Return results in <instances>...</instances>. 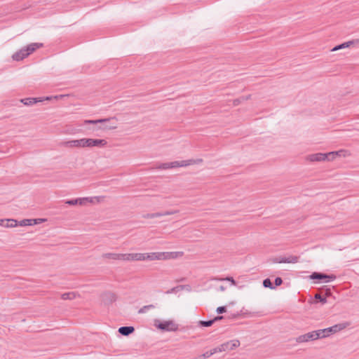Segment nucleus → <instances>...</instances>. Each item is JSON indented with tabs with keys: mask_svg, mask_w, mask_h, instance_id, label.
Listing matches in <instances>:
<instances>
[{
	"mask_svg": "<svg viewBox=\"0 0 359 359\" xmlns=\"http://www.w3.org/2000/svg\"><path fill=\"white\" fill-rule=\"evenodd\" d=\"M251 95H246L245 97V100H248L250 98Z\"/></svg>",
	"mask_w": 359,
	"mask_h": 359,
	"instance_id": "09e8293b",
	"label": "nucleus"
},
{
	"mask_svg": "<svg viewBox=\"0 0 359 359\" xmlns=\"http://www.w3.org/2000/svg\"><path fill=\"white\" fill-rule=\"evenodd\" d=\"M270 261L272 262L273 263H278V264L286 263V259H285V257H273V258L271 259Z\"/></svg>",
	"mask_w": 359,
	"mask_h": 359,
	"instance_id": "473e14b6",
	"label": "nucleus"
},
{
	"mask_svg": "<svg viewBox=\"0 0 359 359\" xmlns=\"http://www.w3.org/2000/svg\"><path fill=\"white\" fill-rule=\"evenodd\" d=\"M43 47L42 43H32L27 46L21 48L19 51L15 53L12 55V58L15 61H20L28 57L38 48Z\"/></svg>",
	"mask_w": 359,
	"mask_h": 359,
	"instance_id": "f03ea898",
	"label": "nucleus"
},
{
	"mask_svg": "<svg viewBox=\"0 0 359 359\" xmlns=\"http://www.w3.org/2000/svg\"><path fill=\"white\" fill-rule=\"evenodd\" d=\"M154 325L163 332H175L178 330V325L171 320L161 321L156 319Z\"/></svg>",
	"mask_w": 359,
	"mask_h": 359,
	"instance_id": "423d86ee",
	"label": "nucleus"
},
{
	"mask_svg": "<svg viewBox=\"0 0 359 359\" xmlns=\"http://www.w3.org/2000/svg\"><path fill=\"white\" fill-rule=\"evenodd\" d=\"M241 102L240 98L236 99V100H234V101H233L234 105H237V104H239V103H241Z\"/></svg>",
	"mask_w": 359,
	"mask_h": 359,
	"instance_id": "c03bdc74",
	"label": "nucleus"
},
{
	"mask_svg": "<svg viewBox=\"0 0 359 359\" xmlns=\"http://www.w3.org/2000/svg\"><path fill=\"white\" fill-rule=\"evenodd\" d=\"M217 353V349H212L210 351H206L205 353H204L203 354L199 355L198 357L194 358V359H205V358H208L209 357H210L211 355H212L214 353Z\"/></svg>",
	"mask_w": 359,
	"mask_h": 359,
	"instance_id": "b1692460",
	"label": "nucleus"
},
{
	"mask_svg": "<svg viewBox=\"0 0 359 359\" xmlns=\"http://www.w3.org/2000/svg\"><path fill=\"white\" fill-rule=\"evenodd\" d=\"M358 43H359V39L351 40V41H346V42H344V43H342L341 44L337 45L331 50L332 51H336V50H341V49H343V48H348L351 45L358 44Z\"/></svg>",
	"mask_w": 359,
	"mask_h": 359,
	"instance_id": "4468645a",
	"label": "nucleus"
},
{
	"mask_svg": "<svg viewBox=\"0 0 359 359\" xmlns=\"http://www.w3.org/2000/svg\"><path fill=\"white\" fill-rule=\"evenodd\" d=\"M116 121H117V119L116 121H111L110 123H111V125H109V123H102L103 124L102 126L97 127L96 129L97 130H98V129H102V130L115 129L117 128V126L116 125H114V122H116Z\"/></svg>",
	"mask_w": 359,
	"mask_h": 359,
	"instance_id": "6ab92c4d",
	"label": "nucleus"
},
{
	"mask_svg": "<svg viewBox=\"0 0 359 359\" xmlns=\"http://www.w3.org/2000/svg\"><path fill=\"white\" fill-rule=\"evenodd\" d=\"M6 222H5V227H15L18 226V222L16 219H5Z\"/></svg>",
	"mask_w": 359,
	"mask_h": 359,
	"instance_id": "5701e85b",
	"label": "nucleus"
},
{
	"mask_svg": "<svg viewBox=\"0 0 359 359\" xmlns=\"http://www.w3.org/2000/svg\"><path fill=\"white\" fill-rule=\"evenodd\" d=\"M118 332L120 334L128 337L135 332L133 326H121L118 328Z\"/></svg>",
	"mask_w": 359,
	"mask_h": 359,
	"instance_id": "dca6fc26",
	"label": "nucleus"
},
{
	"mask_svg": "<svg viewBox=\"0 0 359 359\" xmlns=\"http://www.w3.org/2000/svg\"><path fill=\"white\" fill-rule=\"evenodd\" d=\"M33 219L35 220V221L33 222H34V224H40L41 222L43 220V219Z\"/></svg>",
	"mask_w": 359,
	"mask_h": 359,
	"instance_id": "37998d69",
	"label": "nucleus"
},
{
	"mask_svg": "<svg viewBox=\"0 0 359 359\" xmlns=\"http://www.w3.org/2000/svg\"><path fill=\"white\" fill-rule=\"evenodd\" d=\"M92 202H93V199L91 198L84 197V198L68 199L65 201V203L69 205H83L86 204V203H92Z\"/></svg>",
	"mask_w": 359,
	"mask_h": 359,
	"instance_id": "1a4fd4ad",
	"label": "nucleus"
},
{
	"mask_svg": "<svg viewBox=\"0 0 359 359\" xmlns=\"http://www.w3.org/2000/svg\"><path fill=\"white\" fill-rule=\"evenodd\" d=\"M216 312L218 314H222L226 312V307L225 306H221L217 308Z\"/></svg>",
	"mask_w": 359,
	"mask_h": 359,
	"instance_id": "e433bc0d",
	"label": "nucleus"
},
{
	"mask_svg": "<svg viewBox=\"0 0 359 359\" xmlns=\"http://www.w3.org/2000/svg\"><path fill=\"white\" fill-rule=\"evenodd\" d=\"M143 218L145 219H153L155 218L154 213H147L142 215Z\"/></svg>",
	"mask_w": 359,
	"mask_h": 359,
	"instance_id": "ea45409f",
	"label": "nucleus"
},
{
	"mask_svg": "<svg viewBox=\"0 0 359 359\" xmlns=\"http://www.w3.org/2000/svg\"><path fill=\"white\" fill-rule=\"evenodd\" d=\"M350 325L349 323H338L335 324L333 326L325 328V329H320L317 330V332L319 333L318 335H319V339H323L325 337H327L330 336L332 334H334L337 332H339L345 328H346Z\"/></svg>",
	"mask_w": 359,
	"mask_h": 359,
	"instance_id": "20e7f679",
	"label": "nucleus"
},
{
	"mask_svg": "<svg viewBox=\"0 0 359 359\" xmlns=\"http://www.w3.org/2000/svg\"><path fill=\"white\" fill-rule=\"evenodd\" d=\"M66 95H55V96H46V97H42V98H43V101H44V100H51L53 99L58 100L59 98H62V97H64Z\"/></svg>",
	"mask_w": 359,
	"mask_h": 359,
	"instance_id": "72a5a7b5",
	"label": "nucleus"
},
{
	"mask_svg": "<svg viewBox=\"0 0 359 359\" xmlns=\"http://www.w3.org/2000/svg\"><path fill=\"white\" fill-rule=\"evenodd\" d=\"M283 280L282 278H280V277H276V278H275L274 284H273V285H274V286H276V287H278V286L281 285L283 284Z\"/></svg>",
	"mask_w": 359,
	"mask_h": 359,
	"instance_id": "4c0bfd02",
	"label": "nucleus"
},
{
	"mask_svg": "<svg viewBox=\"0 0 359 359\" xmlns=\"http://www.w3.org/2000/svg\"><path fill=\"white\" fill-rule=\"evenodd\" d=\"M346 152H347V151L343 150V149L328 152L327 153L328 161H330V156H332V159H334L336 158V156H346L345 154Z\"/></svg>",
	"mask_w": 359,
	"mask_h": 359,
	"instance_id": "a211bd4d",
	"label": "nucleus"
},
{
	"mask_svg": "<svg viewBox=\"0 0 359 359\" xmlns=\"http://www.w3.org/2000/svg\"><path fill=\"white\" fill-rule=\"evenodd\" d=\"M299 257L294 255H290L289 257H285V259H286V263H297L299 261Z\"/></svg>",
	"mask_w": 359,
	"mask_h": 359,
	"instance_id": "7c9ffc66",
	"label": "nucleus"
},
{
	"mask_svg": "<svg viewBox=\"0 0 359 359\" xmlns=\"http://www.w3.org/2000/svg\"><path fill=\"white\" fill-rule=\"evenodd\" d=\"M240 316H241V313L239 312H237L236 313L231 314V316H229V318L235 319V318H237Z\"/></svg>",
	"mask_w": 359,
	"mask_h": 359,
	"instance_id": "79ce46f5",
	"label": "nucleus"
},
{
	"mask_svg": "<svg viewBox=\"0 0 359 359\" xmlns=\"http://www.w3.org/2000/svg\"><path fill=\"white\" fill-rule=\"evenodd\" d=\"M153 308H154V306L153 304L144 306L143 307H142L141 309H139L138 313H145L149 309H153Z\"/></svg>",
	"mask_w": 359,
	"mask_h": 359,
	"instance_id": "c9c22d12",
	"label": "nucleus"
},
{
	"mask_svg": "<svg viewBox=\"0 0 359 359\" xmlns=\"http://www.w3.org/2000/svg\"><path fill=\"white\" fill-rule=\"evenodd\" d=\"M224 316H217L215 317H214L212 320V322H213V324L217 321H219L222 319H224Z\"/></svg>",
	"mask_w": 359,
	"mask_h": 359,
	"instance_id": "a19ab883",
	"label": "nucleus"
},
{
	"mask_svg": "<svg viewBox=\"0 0 359 359\" xmlns=\"http://www.w3.org/2000/svg\"><path fill=\"white\" fill-rule=\"evenodd\" d=\"M101 299L104 305H109L116 300V295L112 292L107 291L101 294Z\"/></svg>",
	"mask_w": 359,
	"mask_h": 359,
	"instance_id": "6e6552de",
	"label": "nucleus"
},
{
	"mask_svg": "<svg viewBox=\"0 0 359 359\" xmlns=\"http://www.w3.org/2000/svg\"><path fill=\"white\" fill-rule=\"evenodd\" d=\"M308 278L313 280L315 284H318L320 283H327L332 282L337 278V276L333 273L327 274L322 272L314 271L308 276Z\"/></svg>",
	"mask_w": 359,
	"mask_h": 359,
	"instance_id": "39448f33",
	"label": "nucleus"
},
{
	"mask_svg": "<svg viewBox=\"0 0 359 359\" xmlns=\"http://www.w3.org/2000/svg\"><path fill=\"white\" fill-rule=\"evenodd\" d=\"M213 325L212 320H200L198 322V325L201 327H210Z\"/></svg>",
	"mask_w": 359,
	"mask_h": 359,
	"instance_id": "cd10ccee",
	"label": "nucleus"
},
{
	"mask_svg": "<svg viewBox=\"0 0 359 359\" xmlns=\"http://www.w3.org/2000/svg\"><path fill=\"white\" fill-rule=\"evenodd\" d=\"M178 211H164V212H155L154 213V215H155V218L156 217H162V216H166V215H171L175 212H177Z\"/></svg>",
	"mask_w": 359,
	"mask_h": 359,
	"instance_id": "c756f323",
	"label": "nucleus"
},
{
	"mask_svg": "<svg viewBox=\"0 0 359 359\" xmlns=\"http://www.w3.org/2000/svg\"><path fill=\"white\" fill-rule=\"evenodd\" d=\"M76 297V294L74 292H65L61 295V298L64 300H67V299L72 300V299H75Z\"/></svg>",
	"mask_w": 359,
	"mask_h": 359,
	"instance_id": "4be33fe9",
	"label": "nucleus"
},
{
	"mask_svg": "<svg viewBox=\"0 0 359 359\" xmlns=\"http://www.w3.org/2000/svg\"><path fill=\"white\" fill-rule=\"evenodd\" d=\"M184 280V278H182L179 281H183Z\"/></svg>",
	"mask_w": 359,
	"mask_h": 359,
	"instance_id": "8fccbe9b",
	"label": "nucleus"
},
{
	"mask_svg": "<svg viewBox=\"0 0 359 359\" xmlns=\"http://www.w3.org/2000/svg\"><path fill=\"white\" fill-rule=\"evenodd\" d=\"M307 159L310 161H328L327 153H316L308 156Z\"/></svg>",
	"mask_w": 359,
	"mask_h": 359,
	"instance_id": "9b49d317",
	"label": "nucleus"
},
{
	"mask_svg": "<svg viewBox=\"0 0 359 359\" xmlns=\"http://www.w3.org/2000/svg\"><path fill=\"white\" fill-rule=\"evenodd\" d=\"M222 280H226L231 282V285H236V281L231 276H226L225 278L222 279Z\"/></svg>",
	"mask_w": 359,
	"mask_h": 359,
	"instance_id": "58836bf2",
	"label": "nucleus"
},
{
	"mask_svg": "<svg viewBox=\"0 0 359 359\" xmlns=\"http://www.w3.org/2000/svg\"><path fill=\"white\" fill-rule=\"evenodd\" d=\"M107 142L104 139L82 138L79 140H69L64 142V144L69 147H99L102 148L107 145Z\"/></svg>",
	"mask_w": 359,
	"mask_h": 359,
	"instance_id": "f257e3e1",
	"label": "nucleus"
},
{
	"mask_svg": "<svg viewBox=\"0 0 359 359\" xmlns=\"http://www.w3.org/2000/svg\"><path fill=\"white\" fill-rule=\"evenodd\" d=\"M203 162L202 158L197 159H189L184 161H175L172 162L168 163H160L156 168L160 170H167L171 168H175L179 167H186L188 165H194V164H199Z\"/></svg>",
	"mask_w": 359,
	"mask_h": 359,
	"instance_id": "7ed1b4c3",
	"label": "nucleus"
},
{
	"mask_svg": "<svg viewBox=\"0 0 359 359\" xmlns=\"http://www.w3.org/2000/svg\"><path fill=\"white\" fill-rule=\"evenodd\" d=\"M318 334L319 333L317 332V330L309 332L306 334L297 337L295 339V341L297 343H304L308 342L309 341H314L319 339V335H318Z\"/></svg>",
	"mask_w": 359,
	"mask_h": 359,
	"instance_id": "0eeeda50",
	"label": "nucleus"
},
{
	"mask_svg": "<svg viewBox=\"0 0 359 359\" xmlns=\"http://www.w3.org/2000/svg\"><path fill=\"white\" fill-rule=\"evenodd\" d=\"M321 290L325 291V297H326V298L332 295L331 289L328 286L324 285L321 287Z\"/></svg>",
	"mask_w": 359,
	"mask_h": 359,
	"instance_id": "f704fd0d",
	"label": "nucleus"
},
{
	"mask_svg": "<svg viewBox=\"0 0 359 359\" xmlns=\"http://www.w3.org/2000/svg\"><path fill=\"white\" fill-rule=\"evenodd\" d=\"M41 102H43L42 97H26L20 100V102L27 106H32Z\"/></svg>",
	"mask_w": 359,
	"mask_h": 359,
	"instance_id": "2eb2a0df",
	"label": "nucleus"
},
{
	"mask_svg": "<svg viewBox=\"0 0 359 359\" xmlns=\"http://www.w3.org/2000/svg\"><path fill=\"white\" fill-rule=\"evenodd\" d=\"M146 260H165V255L163 252H149L145 253Z\"/></svg>",
	"mask_w": 359,
	"mask_h": 359,
	"instance_id": "ddd939ff",
	"label": "nucleus"
},
{
	"mask_svg": "<svg viewBox=\"0 0 359 359\" xmlns=\"http://www.w3.org/2000/svg\"><path fill=\"white\" fill-rule=\"evenodd\" d=\"M263 286L266 288H269L271 290L276 289V286H274L273 283L271 282L269 278H266L263 280Z\"/></svg>",
	"mask_w": 359,
	"mask_h": 359,
	"instance_id": "393cba45",
	"label": "nucleus"
},
{
	"mask_svg": "<svg viewBox=\"0 0 359 359\" xmlns=\"http://www.w3.org/2000/svg\"><path fill=\"white\" fill-rule=\"evenodd\" d=\"M219 290L220 291H224L226 290V287L224 285H220Z\"/></svg>",
	"mask_w": 359,
	"mask_h": 359,
	"instance_id": "49530a36",
	"label": "nucleus"
},
{
	"mask_svg": "<svg viewBox=\"0 0 359 359\" xmlns=\"http://www.w3.org/2000/svg\"><path fill=\"white\" fill-rule=\"evenodd\" d=\"M229 343L225 342V343L221 344L220 346L215 348L214 349H217V353L222 352V351H229Z\"/></svg>",
	"mask_w": 359,
	"mask_h": 359,
	"instance_id": "c85d7f7f",
	"label": "nucleus"
},
{
	"mask_svg": "<svg viewBox=\"0 0 359 359\" xmlns=\"http://www.w3.org/2000/svg\"><path fill=\"white\" fill-rule=\"evenodd\" d=\"M327 298L326 297H323L319 293H316L315 295H314V302L315 303H318V302H320L322 304H325V303H327Z\"/></svg>",
	"mask_w": 359,
	"mask_h": 359,
	"instance_id": "412c9836",
	"label": "nucleus"
},
{
	"mask_svg": "<svg viewBox=\"0 0 359 359\" xmlns=\"http://www.w3.org/2000/svg\"><path fill=\"white\" fill-rule=\"evenodd\" d=\"M226 343H229V351L233 350L236 347L240 346V341L238 339H233L229 341H227Z\"/></svg>",
	"mask_w": 359,
	"mask_h": 359,
	"instance_id": "bb28decb",
	"label": "nucleus"
},
{
	"mask_svg": "<svg viewBox=\"0 0 359 359\" xmlns=\"http://www.w3.org/2000/svg\"><path fill=\"white\" fill-rule=\"evenodd\" d=\"M185 287H186V285H177L176 287L171 288L170 290H168V291H166L165 293L166 294L174 293L179 290H183Z\"/></svg>",
	"mask_w": 359,
	"mask_h": 359,
	"instance_id": "2f4dec72",
	"label": "nucleus"
},
{
	"mask_svg": "<svg viewBox=\"0 0 359 359\" xmlns=\"http://www.w3.org/2000/svg\"><path fill=\"white\" fill-rule=\"evenodd\" d=\"M104 257L111 259H122L126 260V254H117V253H106L103 255Z\"/></svg>",
	"mask_w": 359,
	"mask_h": 359,
	"instance_id": "f3484780",
	"label": "nucleus"
},
{
	"mask_svg": "<svg viewBox=\"0 0 359 359\" xmlns=\"http://www.w3.org/2000/svg\"><path fill=\"white\" fill-rule=\"evenodd\" d=\"M145 253H129L126 254V260L128 261H143L146 260Z\"/></svg>",
	"mask_w": 359,
	"mask_h": 359,
	"instance_id": "f8f14e48",
	"label": "nucleus"
},
{
	"mask_svg": "<svg viewBox=\"0 0 359 359\" xmlns=\"http://www.w3.org/2000/svg\"><path fill=\"white\" fill-rule=\"evenodd\" d=\"M5 222H6L5 219H0V225L4 226Z\"/></svg>",
	"mask_w": 359,
	"mask_h": 359,
	"instance_id": "a18cd8bd",
	"label": "nucleus"
},
{
	"mask_svg": "<svg viewBox=\"0 0 359 359\" xmlns=\"http://www.w3.org/2000/svg\"><path fill=\"white\" fill-rule=\"evenodd\" d=\"M165 255V259H175L178 257V255H182V252H163Z\"/></svg>",
	"mask_w": 359,
	"mask_h": 359,
	"instance_id": "aec40b11",
	"label": "nucleus"
},
{
	"mask_svg": "<svg viewBox=\"0 0 359 359\" xmlns=\"http://www.w3.org/2000/svg\"><path fill=\"white\" fill-rule=\"evenodd\" d=\"M34 221V219H24L18 222V226H32V225H34V222H33Z\"/></svg>",
	"mask_w": 359,
	"mask_h": 359,
	"instance_id": "a878e982",
	"label": "nucleus"
},
{
	"mask_svg": "<svg viewBox=\"0 0 359 359\" xmlns=\"http://www.w3.org/2000/svg\"><path fill=\"white\" fill-rule=\"evenodd\" d=\"M245 96H241V97H240L239 98H240V100H241V102L245 100Z\"/></svg>",
	"mask_w": 359,
	"mask_h": 359,
	"instance_id": "de8ad7c7",
	"label": "nucleus"
},
{
	"mask_svg": "<svg viewBox=\"0 0 359 359\" xmlns=\"http://www.w3.org/2000/svg\"><path fill=\"white\" fill-rule=\"evenodd\" d=\"M116 120V118L115 116L105 118H99V119H95V120L86 119V120L83 121V125H86V124L97 125L98 123H108V122L114 121Z\"/></svg>",
	"mask_w": 359,
	"mask_h": 359,
	"instance_id": "9d476101",
	"label": "nucleus"
}]
</instances>
